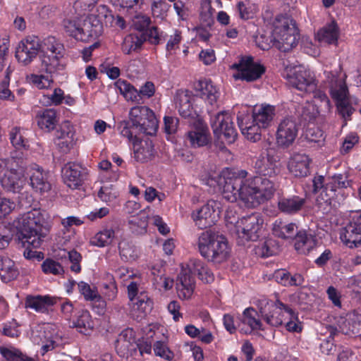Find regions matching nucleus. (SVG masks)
I'll list each match as a JSON object with an SVG mask.
<instances>
[{"label": "nucleus", "mask_w": 361, "mask_h": 361, "mask_svg": "<svg viewBox=\"0 0 361 361\" xmlns=\"http://www.w3.org/2000/svg\"><path fill=\"white\" fill-rule=\"evenodd\" d=\"M298 132V126L295 121L290 118H285L279 123L276 133V141L278 146L287 148L293 145Z\"/></svg>", "instance_id": "f3484780"}, {"label": "nucleus", "mask_w": 361, "mask_h": 361, "mask_svg": "<svg viewBox=\"0 0 361 361\" xmlns=\"http://www.w3.org/2000/svg\"><path fill=\"white\" fill-rule=\"evenodd\" d=\"M72 326L81 334H90L94 329V323L89 311L82 310L78 312L76 318L72 322Z\"/></svg>", "instance_id": "ea45409f"}, {"label": "nucleus", "mask_w": 361, "mask_h": 361, "mask_svg": "<svg viewBox=\"0 0 361 361\" xmlns=\"http://www.w3.org/2000/svg\"><path fill=\"white\" fill-rule=\"evenodd\" d=\"M188 271L191 274H197L199 279L204 283H211L214 276L207 265L200 259H191L188 264Z\"/></svg>", "instance_id": "4c0bfd02"}, {"label": "nucleus", "mask_w": 361, "mask_h": 361, "mask_svg": "<svg viewBox=\"0 0 361 361\" xmlns=\"http://www.w3.org/2000/svg\"><path fill=\"white\" fill-rule=\"evenodd\" d=\"M98 197L103 202H111L117 197L116 191L113 188L112 185L102 186L98 192Z\"/></svg>", "instance_id": "0e129e2a"}, {"label": "nucleus", "mask_w": 361, "mask_h": 361, "mask_svg": "<svg viewBox=\"0 0 361 361\" xmlns=\"http://www.w3.org/2000/svg\"><path fill=\"white\" fill-rule=\"evenodd\" d=\"M306 202L305 198L298 195L282 197L278 202L279 209L287 214H293L300 212Z\"/></svg>", "instance_id": "f704fd0d"}, {"label": "nucleus", "mask_w": 361, "mask_h": 361, "mask_svg": "<svg viewBox=\"0 0 361 361\" xmlns=\"http://www.w3.org/2000/svg\"><path fill=\"white\" fill-rule=\"evenodd\" d=\"M238 124L242 134L249 140L256 142L261 140L262 131L264 130L249 114H242L238 116Z\"/></svg>", "instance_id": "5701e85b"}, {"label": "nucleus", "mask_w": 361, "mask_h": 361, "mask_svg": "<svg viewBox=\"0 0 361 361\" xmlns=\"http://www.w3.org/2000/svg\"><path fill=\"white\" fill-rule=\"evenodd\" d=\"M25 159L12 154L0 158V183L8 192H20L26 183Z\"/></svg>", "instance_id": "20e7f679"}, {"label": "nucleus", "mask_w": 361, "mask_h": 361, "mask_svg": "<svg viewBox=\"0 0 361 361\" xmlns=\"http://www.w3.org/2000/svg\"><path fill=\"white\" fill-rule=\"evenodd\" d=\"M237 8L240 18L243 20L252 18L258 11L257 5L249 0L238 2Z\"/></svg>", "instance_id": "3c124183"}, {"label": "nucleus", "mask_w": 361, "mask_h": 361, "mask_svg": "<svg viewBox=\"0 0 361 361\" xmlns=\"http://www.w3.org/2000/svg\"><path fill=\"white\" fill-rule=\"evenodd\" d=\"M182 40L181 32L178 30H176L173 35H171L167 42L166 49L169 53L175 51L179 48V44Z\"/></svg>", "instance_id": "338daca9"}, {"label": "nucleus", "mask_w": 361, "mask_h": 361, "mask_svg": "<svg viewBox=\"0 0 361 361\" xmlns=\"http://www.w3.org/2000/svg\"><path fill=\"white\" fill-rule=\"evenodd\" d=\"M102 16L94 13L87 16H81L80 36L79 40L88 42L91 39L98 37L102 33Z\"/></svg>", "instance_id": "a211bd4d"}, {"label": "nucleus", "mask_w": 361, "mask_h": 361, "mask_svg": "<svg viewBox=\"0 0 361 361\" xmlns=\"http://www.w3.org/2000/svg\"><path fill=\"white\" fill-rule=\"evenodd\" d=\"M191 92L188 90H178L175 95V104L179 114L183 118L194 117L195 111L191 104Z\"/></svg>", "instance_id": "a878e982"}, {"label": "nucleus", "mask_w": 361, "mask_h": 361, "mask_svg": "<svg viewBox=\"0 0 361 361\" xmlns=\"http://www.w3.org/2000/svg\"><path fill=\"white\" fill-rule=\"evenodd\" d=\"M55 303V298L48 295H28L25 298V307L34 310L37 312L46 313Z\"/></svg>", "instance_id": "c85d7f7f"}, {"label": "nucleus", "mask_w": 361, "mask_h": 361, "mask_svg": "<svg viewBox=\"0 0 361 361\" xmlns=\"http://www.w3.org/2000/svg\"><path fill=\"white\" fill-rule=\"evenodd\" d=\"M196 94L212 106L216 102L219 93L211 80H201L194 85Z\"/></svg>", "instance_id": "393cba45"}, {"label": "nucleus", "mask_w": 361, "mask_h": 361, "mask_svg": "<svg viewBox=\"0 0 361 361\" xmlns=\"http://www.w3.org/2000/svg\"><path fill=\"white\" fill-rule=\"evenodd\" d=\"M295 239V248L300 254H309L316 245L314 237L312 234L307 233L305 231H299Z\"/></svg>", "instance_id": "a19ab883"}, {"label": "nucleus", "mask_w": 361, "mask_h": 361, "mask_svg": "<svg viewBox=\"0 0 361 361\" xmlns=\"http://www.w3.org/2000/svg\"><path fill=\"white\" fill-rule=\"evenodd\" d=\"M40 54L39 39L36 37H28L22 40L17 47L16 57L23 65H28Z\"/></svg>", "instance_id": "6ab92c4d"}, {"label": "nucleus", "mask_w": 361, "mask_h": 361, "mask_svg": "<svg viewBox=\"0 0 361 361\" xmlns=\"http://www.w3.org/2000/svg\"><path fill=\"white\" fill-rule=\"evenodd\" d=\"M78 288L85 300L92 301L99 298L97 288L95 287H91L88 283L84 281H80L78 283Z\"/></svg>", "instance_id": "4d7b16f0"}, {"label": "nucleus", "mask_w": 361, "mask_h": 361, "mask_svg": "<svg viewBox=\"0 0 361 361\" xmlns=\"http://www.w3.org/2000/svg\"><path fill=\"white\" fill-rule=\"evenodd\" d=\"M63 27L66 32L71 37L79 40L80 36L81 17L74 20H65Z\"/></svg>", "instance_id": "6e6d98bb"}, {"label": "nucleus", "mask_w": 361, "mask_h": 361, "mask_svg": "<svg viewBox=\"0 0 361 361\" xmlns=\"http://www.w3.org/2000/svg\"><path fill=\"white\" fill-rule=\"evenodd\" d=\"M144 41H145V38H143V35L130 34L124 38L122 51L126 54H129L140 49Z\"/></svg>", "instance_id": "49530a36"}, {"label": "nucleus", "mask_w": 361, "mask_h": 361, "mask_svg": "<svg viewBox=\"0 0 361 361\" xmlns=\"http://www.w3.org/2000/svg\"><path fill=\"white\" fill-rule=\"evenodd\" d=\"M154 351L157 356H159L166 360L171 361L174 357L173 353L162 341H157L154 344Z\"/></svg>", "instance_id": "e2e57ef3"}, {"label": "nucleus", "mask_w": 361, "mask_h": 361, "mask_svg": "<svg viewBox=\"0 0 361 361\" xmlns=\"http://www.w3.org/2000/svg\"><path fill=\"white\" fill-rule=\"evenodd\" d=\"M18 231V240L22 246L40 247L43 239L49 232V226L44 214L37 209L20 215L13 222Z\"/></svg>", "instance_id": "f03ea898"}, {"label": "nucleus", "mask_w": 361, "mask_h": 361, "mask_svg": "<svg viewBox=\"0 0 361 361\" xmlns=\"http://www.w3.org/2000/svg\"><path fill=\"white\" fill-rule=\"evenodd\" d=\"M25 171L30 177L31 187L40 193H44L51 189V184L48 181V173L36 164H31L28 166L25 164Z\"/></svg>", "instance_id": "412c9836"}, {"label": "nucleus", "mask_w": 361, "mask_h": 361, "mask_svg": "<svg viewBox=\"0 0 361 361\" xmlns=\"http://www.w3.org/2000/svg\"><path fill=\"white\" fill-rule=\"evenodd\" d=\"M55 144L63 153H67L74 145V133L68 123L64 124L56 133Z\"/></svg>", "instance_id": "7c9ffc66"}, {"label": "nucleus", "mask_w": 361, "mask_h": 361, "mask_svg": "<svg viewBox=\"0 0 361 361\" xmlns=\"http://www.w3.org/2000/svg\"><path fill=\"white\" fill-rule=\"evenodd\" d=\"M283 324L291 333H300L302 330V324L299 320L298 314L291 307L286 312Z\"/></svg>", "instance_id": "de8ad7c7"}, {"label": "nucleus", "mask_w": 361, "mask_h": 361, "mask_svg": "<svg viewBox=\"0 0 361 361\" xmlns=\"http://www.w3.org/2000/svg\"><path fill=\"white\" fill-rule=\"evenodd\" d=\"M0 353L8 361H22L24 355L18 350L7 348H1Z\"/></svg>", "instance_id": "69168bd1"}, {"label": "nucleus", "mask_w": 361, "mask_h": 361, "mask_svg": "<svg viewBox=\"0 0 361 361\" xmlns=\"http://www.w3.org/2000/svg\"><path fill=\"white\" fill-rule=\"evenodd\" d=\"M338 326V331L342 332L343 334H357L356 324H353L352 320L350 319V314H348L345 317H341L337 321Z\"/></svg>", "instance_id": "13d9d810"}, {"label": "nucleus", "mask_w": 361, "mask_h": 361, "mask_svg": "<svg viewBox=\"0 0 361 361\" xmlns=\"http://www.w3.org/2000/svg\"><path fill=\"white\" fill-rule=\"evenodd\" d=\"M118 229V226L114 222L106 224L102 229L92 238V244L99 247L111 245L116 238Z\"/></svg>", "instance_id": "cd10ccee"}, {"label": "nucleus", "mask_w": 361, "mask_h": 361, "mask_svg": "<svg viewBox=\"0 0 361 361\" xmlns=\"http://www.w3.org/2000/svg\"><path fill=\"white\" fill-rule=\"evenodd\" d=\"M312 159L309 155L302 152H294L289 158L288 169L295 177H306L310 173Z\"/></svg>", "instance_id": "4be33fe9"}, {"label": "nucleus", "mask_w": 361, "mask_h": 361, "mask_svg": "<svg viewBox=\"0 0 361 361\" xmlns=\"http://www.w3.org/2000/svg\"><path fill=\"white\" fill-rule=\"evenodd\" d=\"M232 68L238 71V73L234 75L236 79L248 82L257 80L265 71L264 67L254 63L251 56L242 57L238 63L232 65Z\"/></svg>", "instance_id": "dca6fc26"}, {"label": "nucleus", "mask_w": 361, "mask_h": 361, "mask_svg": "<svg viewBox=\"0 0 361 361\" xmlns=\"http://www.w3.org/2000/svg\"><path fill=\"white\" fill-rule=\"evenodd\" d=\"M28 79L32 84L40 90L51 88L54 83L52 79L43 75L31 74Z\"/></svg>", "instance_id": "bf43d9fd"}, {"label": "nucleus", "mask_w": 361, "mask_h": 361, "mask_svg": "<svg viewBox=\"0 0 361 361\" xmlns=\"http://www.w3.org/2000/svg\"><path fill=\"white\" fill-rule=\"evenodd\" d=\"M314 93V102L316 103V106L320 109L324 113L329 112L331 108V102L327 95L321 91L314 90L312 92Z\"/></svg>", "instance_id": "052dcab7"}, {"label": "nucleus", "mask_w": 361, "mask_h": 361, "mask_svg": "<svg viewBox=\"0 0 361 361\" xmlns=\"http://www.w3.org/2000/svg\"><path fill=\"white\" fill-rule=\"evenodd\" d=\"M89 170L77 162H68L62 169L63 183L71 189H77L89 178Z\"/></svg>", "instance_id": "2eb2a0df"}, {"label": "nucleus", "mask_w": 361, "mask_h": 361, "mask_svg": "<svg viewBox=\"0 0 361 361\" xmlns=\"http://www.w3.org/2000/svg\"><path fill=\"white\" fill-rule=\"evenodd\" d=\"M273 37L275 46L281 51H288L298 42V30L295 22L283 18L277 21L274 25Z\"/></svg>", "instance_id": "0eeeda50"}, {"label": "nucleus", "mask_w": 361, "mask_h": 361, "mask_svg": "<svg viewBox=\"0 0 361 361\" xmlns=\"http://www.w3.org/2000/svg\"><path fill=\"white\" fill-rule=\"evenodd\" d=\"M239 327L240 331L246 334L255 330H264L261 321L257 318V312L252 307L243 311Z\"/></svg>", "instance_id": "c756f323"}, {"label": "nucleus", "mask_w": 361, "mask_h": 361, "mask_svg": "<svg viewBox=\"0 0 361 361\" xmlns=\"http://www.w3.org/2000/svg\"><path fill=\"white\" fill-rule=\"evenodd\" d=\"M118 248L120 256L123 261L133 262L138 257L137 248L126 240H122L119 243Z\"/></svg>", "instance_id": "8fccbe9b"}, {"label": "nucleus", "mask_w": 361, "mask_h": 361, "mask_svg": "<svg viewBox=\"0 0 361 361\" xmlns=\"http://www.w3.org/2000/svg\"><path fill=\"white\" fill-rule=\"evenodd\" d=\"M259 176L246 178L247 173L240 171L238 174L224 173L219 184L224 199L235 202L241 201L245 207L255 208L270 200L275 191L276 184L270 178L276 176L280 169L274 156H260L255 164Z\"/></svg>", "instance_id": "f257e3e1"}, {"label": "nucleus", "mask_w": 361, "mask_h": 361, "mask_svg": "<svg viewBox=\"0 0 361 361\" xmlns=\"http://www.w3.org/2000/svg\"><path fill=\"white\" fill-rule=\"evenodd\" d=\"M340 239L348 247H357L361 243V228L352 220L341 229Z\"/></svg>", "instance_id": "bb28decb"}, {"label": "nucleus", "mask_w": 361, "mask_h": 361, "mask_svg": "<svg viewBox=\"0 0 361 361\" xmlns=\"http://www.w3.org/2000/svg\"><path fill=\"white\" fill-rule=\"evenodd\" d=\"M257 305L262 319L274 327L283 325L286 312L290 307L279 300L271 301L267 298L259 300Z\"/></svg>", "instance_id": "6e6552de"}, {"label": "nucleus", "mask_w": 361, "mask_h": 361, "mask_svg": "<svg viewBox=\"0 0 361 361\" xmlns=\"http://www.w3.org/2000/svg\"><path fill=\"white\" fill-rule=\"evenodd\" d=\"M187 138L191 146L194 147H202L208 144L209 141V133L208 128L200 123L194 129L188 133Z\"/></svg>", "instance_id": "58836bf2"}, {"label": "nucleus", "mask_w": 361, "mask_h": 361, "mask_svg": "<svg viewBox=\"0 0 361 361\" xmlns=\"http://www.w3.org/2000/svg\"><path fill=\"white\" fill-rule=\"evenodd\" d=\"M214 135L227 144L235 142L238 133L234 127L231 114L227 111L217 114L212 121Z\"/></svg>", "instance_id": "f8f14e48"}, {"label": "nucleus", "mask_w": 361, "mask_h": 361, "mask_svg": "<svg viewBox=\"0 0 361 361\" xmlns=\"http://www.w3.org/2000/svg\"><path fill=\"white\" fill-rule=\"evenodd\" d=\"M133 332L130 329L121 331L116 341V348L121 355H124L125 350L128 349L132 338Z\"/></svg>", "instance_id": "864d4df0"}, {"label": "nucleus", "mask_w": 361, "mask_h": 361, "mask_svg": "<svg viewBox=\"0 0 361 361\" xmlns=\"http://www.w3.org/2000/svg\"><path fill=\"white\" fill-rule=\"evenodd\" d=\"M129 128L137 133L155 135L158 129V121L154 112L146 106H135L128 114Z\"/></svg>", "instance_id": "423d86ee"}, {"label": "nucleus", "mask_w": 361, "mask_h": 361, "mask_svg": "<svg viewBox=\"0 0 361 361\" xmlns=\"http://www.w3.org/2000/svg\"><path fill=\"white\" fill-rule=\"evenodd\" d=\"M298 226L295 223L276 220L273 224V234L281 239L292 240L298 233Z\"/></svg>", "instance_id": "72a5a7b5"}, {"label": "nucleus", "mask_w": 361, "mask_h": 361, "mask_svg": "<svg viewBox=\"0 0 361 361\" xmlns=\"http://www.w3.org/2000/svg\"><path fill=\"white\" fill-rule=\"evenodd\" d=\"M64 54H56L54 52L40 53L42 67L47 73H54L63 69V58Z\"/></svg>", "instance_id": "c9c22d12"}, {"label": "nucleus", "mask_w": 361, "mask_h": 361, "mask_svg": "<svg viewBox=\"0 0 361 361\" xmlns=\"http://www.w3.org/2000/svg\"><path fill=\"white\" fill-rule=\"evenodd\" d=\"M264 220L258 213L243 216L236 222V233L242 241H256L259 237Z\"/></svg>", "instance_id": "9b49d317"}, {"label": "nucleus", "mask_w": 361, "mask_h": 361, "mask_svg": "<svg viewBox=\"0 0 361 361\" xmlns=\"http://www.w3.org/2000/svg\"><path fill=\"white\" fill-rule=\"evenodd\" d=\"M350 182L345 173L334 174L328 178L325 188L321 192L319 197L324 202L330 204L331 200L336 198L337 190L350 187Z\"/></svg>", "instance_id": "aec40b11"}, {"label": "nucleus", "mask_w": 361, "mask_h": 361, "mask_svg": "<svg viewBox=\"0 0 361 361\" xmlns=\"http://www.w3.org/2000/svg\"><path fill=\"white\" fill-rule=\"evenodd\" d=\"M195 279L187 269H183L178 275L176 290L178 297L182 300L191 298L195 289Z\"/></svg>", "instance_id": "b1692460"}, {"label": "nucleus", "mask_w": 361, "mask_h": 361, "mask_svg": "<svg viewBox=\"0 0 361 361\" xmlns=\"http://www.w3.org/2000/svg\"><path fill=\"white\" fill-rule=\"evenodd\" d=\"M40 53L54 52L56 54H64L65 49L63 45L54 37L49 36L39 42Z\"/></svg>", "instance_id": "a18cd8bd"}, {"label": "nucleus", "mask_w": 361, "mask_h": 361, "mask_svg": "<svg viewBox=\"0 0 361 361\" xmlns=\"http://www.w3.org/2000/svg\"><path fill=\"white\" fill-rule=\"evenodd\" d=\"M287 78L292 87L304 93H311L317 87L314 73L301 66L290 70Z\"/></svg>", "instance_id": "ddd939ff"}, {"label": "nucleus", "mask_w": 361, "mask_h": 361, "mask_svg": "<svg viewBox=\"0 0 361 361\" xmlns=\"http://www.w3.org/2000/svg\"><path fill=\"white\" fill-rule=\"evenodd\" d=\"M25 130L23 128L15 126L9 131V140L12 145L17 149H26L28 147V141L25 137Z\"/></svg>", "instance_id": "c03bdc74"}, {"label": "nucleus", "mask_w": 361, "mask_h": 361, "mask_svg": "<svg viewBox=\"0 0 361 361\" xmlns=\"http://www.w3.org/2000/svg\"><path fill=\"white\" fill-rule=\"evenodd\" d=\"M120 134L133 143L134 156L137 161L145 162L151 159L154 154V148L152 142L145 141L142 142L137 138L135 132L129 128V123L126 121H123L118 124Z\"/></svg>", "instance_id": "9d476101"}, {"label": "nucleus", "mask_w": 361, "mask_h": 361, "mask_svg": "<svg viewBox=\"0 0 361 361\" xmlns=\"http://www.w3.org/2000/svg\"><path fill=\"white\" fill-rule=\"evenodd\" d=\"M18 274V269L12 259L7 257H0V277L3 282L13 281Z\"/></svg>", "instance_id": "79ce46f5"}, {"label": "nucleus", "mask_w": 361, "mask_h": 361, "mask_svg": "<svg viewBox=\"0 0 361 361\" xmlns=\"http://www.w3.org/2000/svg\"><path fill=\"white\" fill-rule=\"evenodd\" d=\"M219 213L220 203L214 200H210L201 208L193 211L191 217L199 228L204 229L215 224Z\"/></svg>", "instance_id": "4468645a"}, {"label": "nucleus", "mask_w": 361, "mask_h": 361, "mask_svg": "<svg viewBox=\"0 0 361 361\" xmlns=\"http://www.w3.org/2000/svg\"><path fill=\"white\" fill-rule=\"evenodd\" d=\"M130 228L137 233L146 231L147 226V215L145 211H140L137 215H133L128 220Z\"/></svg>", "instance_id": "09e8293b"}, {"label": "nucleus", "mask_w": 361, "mask_h": 361, "mask_svg": "<svg viewBox=\"0 0 361 361\" xmlns=\"http://www.w3.org/2000/svg\"><path fill=\"white\" fill-rule=\"evenodd\" d=\"M326 329V333L329 334V336L320 343V350L323 354L330 355L334 350L335 346L333 343V338L338 333V329L332 326H328Z\"/></svg>", "instance_id": "603ef678"}, {"label": "nucleus", "mask_w": 361, "mask_h": 361, "mask_svg": "<svg viewBox=\"0 0 361 361\" xmlns=\"http://www.w3.org/2000/svg\"><path fill=\"white\" fill-rule=\"evenodd\" d=\"M197 247L200 255L214 264L224 263L230 257L231 247L226 238L211 229L200 234Z\"/></svg>", "instance_id": "7ed1b4c3"}, {"label": "nucleus", "mask_w": 361, "mask_h": 361, "mask_svg": "<svg viewBox=\"0 0 361 361\" xmlns=\"http://www.w3.org/2000/svg\"><path fill=\"white\" fill-rule=\"evenodd\" d=\"M42 269L46 274L60 275L64 271L62 266L51 259H47L42 262Z\"/></svg>", "instance_id": "680f3d73"}, {"label": "nucleus", "mask_w": 361, "mask_h": 361, "mask_svg": "<svg viewBox=\"0 0 361 361\" xmlns=\"http://www.w3.org/2000/svg\"><path fill=\"white\" fill-rule=\"evenodd\" d=\"M317 39L321 43L336 44L338 38V29L337 25L332 22L325 26L317 35Z\"/></svg>", "instance_id": "37998d69"}, {"label": "nucleus", "mask_w": 361, "mask_h": 361, "mask_svg": "<svg viewBox=\"0 0 361 361\" xmlns=\"http://www.w3.org/2000/svg\"><path fill=\"white\" fill-rule=\"evenodd\" d=\"M322 111L320 109L316 106V105L313 104H307L302 108V116L305 120L311 121L316 118V116L319 114Z\"/></svg>", "instance_id": "774afa93"}, {"label": "nucleus", "mask_w": 361, "mask_h": 361, "mask_svg": "<svg viewBox=\"0 0 361 361\" xmlns=\"http://www.w3.org/2000/svg\"><path fill=\"white\" fill-rule=\"evenodd\" d=\"M36 121L40 129L50 132L56 128L59 122L57 112L54 109L39 111L36 115Z\"/></svg>", "instance_id": "2f4dec72"}, {"label": "nucleus", "mask_w": 361, "mask_h": 361, "mask_svg": "<svg viewBox=\"0 0 361 361\" xmlns=\"http://www.w3.org/2000/svg\"><path fill=\"white\" fill-rule=\"evenodd\" d=\"M46 344L42 345L44 353L48 352L62 344V333L59 327L54 324H48L44 329Z\"/></svg>", "instance_id": "e433bc0d"}, {"label": "nucleus", "mask_w": 361, "mask_h": 361, "mask_svg": "<svg viewBox=\"0 0 361 361\" xmlns=\"http://www.w3.org/2000/svg\"><path fill=\"white\" fill-rule=\"evenodd\" d=\"M326 81L329 84L331 98L335 101L338 113L346 121L354 109L351 106L348 89L343 78L332 72L325 71ZM346 125V121L343 126Z\"/></svg>", "instance_id": "39448f33"}, {"label": "nucleus", "mask_w": 361, "mask_h": 361, "mask_svg": "<svg viewBox=\"0 0 361 361\" xmlns=\"http://www.w3.org/2000/svg\"><path fill=\"white\" fill-rule=\"evenodd\" d=\"M274 115V106L262 104L259 107H255L250 116L254 120V122H257L261 128L266 129L271 125Z\"/></svg>", "instance_id": "473e14b6"}, {"label": "nucleus", "mask_w": 361, "mask_h": 361, "mask_svg": "<svg viewBox=\"0 0 361 361\" xmlns=\"http://www.w3.org/2000/svg\"><path fill=\"white\" fill-rule=\"evenodd\" d=\"M139 282L133 281L128 285V295L130 300V314L137 319L145 317L152 309L153 302L145 292L138 294Z\"/></svg>", "instance_id": "1a4fd4ad"}, {"label": "nucleus", "mask_w": 361, "mask_h": 361, "mask_svg": "<svg viewBox=\"0 0 361 361\" xmlns=\"http://www.w3.org/2000/svg\"><path fill=\"white\" fill-rule=\"evenodd\" d=\"M64 99V92L59 87L54 89L51 94H44L42 96V102L45 105H59Z\"/></svg>", "instance_id": "5fc2aeb1"}]
</instances>
